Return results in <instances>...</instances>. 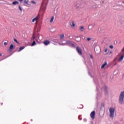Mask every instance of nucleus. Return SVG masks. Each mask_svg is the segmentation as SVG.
Masks as SVG:
<instances>
[{"instance_id": "obj_10", "label": "nucleus", "mask_w": 124, "mask_h": 124, "mask_svg": "<svg viewBox=\"0 0 124 124\" xmlns=\"http://www.w3.org/2000/svg\"><path fill=\"white\" fill-rule=\"evenodd\" d=\"M45 45H48V44H49L50 43V41L46 40V41H45L44 42Z\"/></svg>"}, {"instance_id": "obj_7", "label": "nucleus", "mask_w": 124, "mask_h": 124, "mask_svg": "<svg viewBox=\"0 0 124 124\" xmlns=\"http://www.w3.org/2000/svg\"><path fill=\"white\" fill-rule=\"evenodd\" d=\"M38 19H39L38 16H36L32 19V22L34 23V22H37L38 21Z\"/></svg>"}, {"instance_id": "obj_32", "label": "nucleus", "mask_w": 124, "mask_h": 124, "mask_svg": "<svg viewBox=\"0 0 124 124\" xmlns=\"http://www.w3.org/2000/svg\"><path fill=\"white\" fill-rule=\"evenodd\" d=\"M1 56H2V54L0 53V57H1Z\"/></svg>"}, {"instance_id": "obj_14", "label": "nucleus", "mask_w": 124, "mask_h": 124, "mask_svg": "<svg viewBox=\"0 0 124 124\" xmlns=\"http://www.w3.org/2000/svg\"><path fill=\"white\" fill-rule=\"evenodd\" d=\"M24 49H25V47H21L19 48V49L18 51V52H21V51H22V50H24Z\"/></svg>"}, {"instance_id": "obj_28", "label": "nucleus", "mask_w": 124, "mask_h": 124, "mask_svg": "<svg viewBox=\"0 0 124 124\" xmlns=\"http://www.w3.org/2000/svg\"><path fill=\"white\" fill-rule=\"evenodd\" d=\"M4 45L5 46H6V45H7V43L4 42Z\"/></svg>"}, {"instance_id": "obj_24", "label": "nucleus", "mask_w": 124, "mask_h": 124, "mask_svg": "<svg viewBox=\"0 0 124 124\" xmlns=\"http://www.w3.org/2000/svg\"><path fill=\"white\" fill-rule=\"evenodd\" d=\"M18 8L20 11H22V8L21 7V6H19Z\"/></svg>"}, {"instance_id": "obj_25", "label": "nucleus", "mask_w": 124, "mask_h": 124, "mask_svg": "<svg viewBox=\"0 0 124 124\" xmlns=\"http://www.w3.org/2000/svg\"><path fill=\"white\" fill-rule=\"evenodd\" d=\"M91 39H92L91 38H87V41H90Z\"/></svg>"}, {"instance_id": "obj_4", "label": "nucleus", "mask_w": 124, "mask_h": 124, "mask_svg": "<svg viewBox=\"0 0 124 124\" xmlns=\"http://www.w3.org/2000/svg\"><path fill=\"white\" fill-rule=\"evenodd\" d=\"M102 69H104L105 68H108V64L107 62H105L101 67Z\"/></svg>"}, {"instance_id": "obj_34", "label": "nucleus", "mask_w": 124, "mask_h": 124, "mask_svg": "<svg viewBox=\"0 0 124 124\" xmlns=\"http://www.w3.org/2000/svg\"><path fill=\"white\" fill-rule=\"evenodd\" d=\"M110 54H112V51H110Z\"/></svg>"}, {"instance_id": "obj_5", "label": "nucleus", "mask_w": 124, "mask_h": 124, "mask_svg": "<svg viewBox=\"0 0 124 124\" xmlns=\"http://www.w3.org/2000/svg\"><path fill=\"white\" fill-rule=\"evenodd\" d=\"M95 116V111H93L90 114V117L92 119H94V117Z\"/></svg>"}, {"instance_id": "obj_3", "label": "nucleus", "mask_w": 124, "mask_h": 124, "mask_svg": "<svg viewBox=\"0 0 124 124\" xmlns=\"http://www.w3.org/2000/svg\"><path fill=\"white\" fill-rule=\"evenodd\" d=\"M24 4L25 6H27L28 7H30V6L31 5V2H30L29 0H24Z\"/></svg>"}, {"instance_id": "obj_20", "label": "nucleus", "mask_w": 124, "mask_h": 124, "mask_svg": "<svg viewBox=\"0 0 124 124\" xmlns=\"http://www.w3.org/2000/svg\"><path fill=\"white\" fill-rule=\"evenodd\" d=\"M41 9H44V10H45V9H46V8H45V6L44 5H42L41 6Z\"/></svg>"}, {"instance_id": "obj_30", "label": "nucleus", "mask_w": 124, "mask_h": 124, "mask_svg": "<svg viewBox=\"0 0 124 124\" xmlns=\"http://www.w3.org/2000/svg\"><path fill=\"white\" fill-rule=\"evenodd\" d=\"M109 47H110V48L111 49H112V48H113V46H110Z\"/></svg>"}, {"instance_id": "obj_11", "label": "nucleus", "mask_w": 124, "mask_h": 124, "mask_svg": "<svg viewBox=\"0 0 124 124\" xmlns=\"http://www.w3.org/2000/svg\"><path fill=\"white\" fill-rule=\"evenodd\" d=\"M124 55L121 56V57L118 60V62H122V61L124 60Z\"/></svg>"}, {"instance_id": "obj_18", "label": "nucleus", "mask_w": 124, "mask_h": 124, "mask_svg": "<svg viewBox=\"0 0 124 124\" xmlns=\"http://www.w3.org/2000/svg\"><path fill=\"white\" fill-rule=\"evenodd\" d=\"M80 31H84V27H83V26L80 27Z\"/></svg>"}, {"instance_id": "obj_27", "label": "nucleus", "mask_w": 124, "mask_h": 124, "mask_svg": "<svg viewBox=\"0 0 124 124\" xmlns=\"http://www.w3.org/2000/svg\"><path fill=\"white\" fill-rule=\"evenodd\" d=\"M105 53H107V52H108V49H105Z\"/></svg>"}, {"instance_id": "obj_35", "label": "nucleus", "mask_w": 124, "mask_h": 124, "mask_svg": "<svg viewBox=\"0 0 124 124\" xmlns=\"http://www.w3.org/2000/svg\"><path fill=\"white\" fill-rule=\"evenodd\" d=\"M91 58H93V57L91 56Z\"/></svg>"}, {"instance_id": "obj_22", "label": "nucleus", "mask_w": 124, "mask_h": 124, "mask_svg": "<svg viewBox=\"0 0 124 124\" xmlns=\"http://www.w3.org/2000/svg\"><path fill=\"white\" fill-rule=\"evenodd\" d=\"M67 44H72V43L70 41H67Z\"/></svg>"}, {"instance_id": "obj_19", "label": "nucleus", "mask_w": 124, "mask_h": 124, "mask_svg": "<svg viewBox=\"0 0 124 124\" xmlns=\"http://www.w3.org/2000/svg\"><path fill=\"white\" fill-rule=\"evenodd\" d=\"M32 39H33V40H34V39H35L36 41H37V40L35 38V35H33L32 37Z\"/></svg>"}, {"instance_id": "obj_21", "label": "nucleus", "mask_w": 124, "mask_h": 124, "mask_svg": "<svg viewBox=\"0 0 124 124\" xmlns=\"http://www.w3.org/2000/svg\"><path fill=\"white\" fill-rule=\"evenodd\" d=\"M72 28H75V24L73 22H72Z\"/></svg>"}, {"instance_id": "obj_6", "label": "nucleus", "mask_w": 124, "mask_h": 124, "mask_svg": "<svg viewBox=\"0 0 124 124\" xmlns=\"http://www.w3.org/2000/svg\"><path fill=\"white\" fill-rule=\"evenodd\" d=\"M77 51H78V53L79 54V55H82V49L80 48L79 47H77Z\"/></svg>"}, {"instance_id": "obj_26", "label": "nucleus", "mask_w": 124, "mask_h": 124, "mask_svg": "<svg viewBox=\"0 0 124 124\" xmlns=\"http://www.w3.org/2000/svg\"><path fill=\"white\" fill-rule=\"evenodd\" d=\"M14 41H15V42H16V43H18V41H17V40H16V39H14Z\"/></svg>"}, {"instance_id": "obj_33", "label": "nucleus", "mask_w": 124, "mask_h": 124, "mask_svg": "<svg viewBox=\"0 0 124 124\" xmlns=\"http://www.w3.org/2000/svg\"><path fill=\"white\" fill-rule=\"evenodd\" d=\"M84 122H87V119H84Z\"/></svg>"}, {"instance_id": "obj_17", "label": "nucleus", "mask_w": 124, "mask_h": 124, "mask_svg": "<svg viewBox=\"0 0 124 124\" xmlns=\"http://www.w3.org/2000/svg\"><path fill=\"white\" fill-rule=\"evenodd\" d=\"M36 45V43H35V41L34 40L31 46H34V45Z\"/></svg>"}, {"instance_id": "obj_29", "label": "nucleus", "mask_w": 124, "mask_h": 124, "mask_svg": "<svg viewBox=\"0 0 124 124\" xmlns=\"http://www.w3.org/2000/svg\"><path fill=\"white\" fill-rule=\"evenodd\" d=\"M116 61H117V58L114 59L113 62H116Z\"/></svg>"}, {"instance_id": "obj_1", "label": "nucleus", "mask_w": 124, "mask_h": 124, "mask_svg": "<svg viewBox=\"0 0 124 124\" xmlns=\"http://www.w3.org/2000/svg\"><path fill=\"white\" fill-rule=\"evenodd\" d=\"M115 108H110L109 109V117L110 119H114V116H115Z\"/></svg>"}, {"instance_id": "obj_12", "label": "nucleus", "mask_w": 124, "mask_h": 124, "mask_svg": "<svg viewBox=\"0 0 124 124\" xmlns=\"http://www.w3.org/2000/svg\"><path fill=\"white\" fill-rule=\"evenodd\" d=\"M60 37L61 39H63V38H64V34H62L61 35H60Z\"/></svg>"}, {"instance_id": "obj_15", "label": "nucleus", "mask_w": 124, "mask_h": 124, "mask_svg": "<svg viewBox=\"0 0 124 124\" xmlns=\"http://www.w3.org/2000/svg\"><path fill=\"white\" fill-rule=\"evenodd\" d=\"M13 48H14V46L12 44L11 45V46H10V50H12V49H13Z\"/></svg>"}, {"instance_id": "obj_13", "label": "nucleus", "mask_w": 124, "mask_h": 124, "mask_svg": "<svg viewBox=\"0 0 124 124\" xmlns=\"http://www.w3.org/2000/svg\"><path fill=\"white\" fill-rule=\"evenodd\" d=\"M54 16H52L51 18H50V23H53V22H54Z\"/></svg>"}, {"instance_id": "obj_16", "label": "nucleus", "mask_w": 124, "mask_h": 124, "mask_svg": "<svg viewBox=\"0 0 124 124\" xmlns=\"http://www.w3.org/2000/svg\"><path fill=\"white\" fill-rule=\"evenodd\" d=\"M88 29H89V30H92V29H93V25H89V27H88Z\"/></svg>"}, {"instance_id": "obj_9", "label": "nucleus", "mask_w": 124, "mask_h": 124, "mask_svg": "<svg viewBox=\"0 0 124 124\" xmlns=\"http://www.w3.org/2000/svg\"><path fill=\"white\" fill-rule=\"evenodd\" d=\"M12 4L13 5H18V4H19V2L18 1H15L13 2Z\"/></svg>"}, {"instance_id": "obj_2", "label": "nucleus", "mask_w": 124, "mask_h": 124, "mask_svg": "<svg viewBox=\"0 0 124 124\" xmlns=\"http://www.w3.org/2000/svg\"><path fill=\"white\" fill-rule=\"evenodd\" d=\"M124 91L122 92L119 95V103L120 104H124Z\"/></svg>"}, {"instance_id": "obj_31", "label": "nucleus", "mask_w": 124, "mask_h": 124, "mask_svg": "<svg viewBox=\"0 0 124 124\" xmlns=\"http://www.w3.org/2000/svg\"><path fill=\"white\" fill-rule=\"evenodd\" d=\"M18 0L19 1H23V0Z\"/></svg>"}, {"instance_id": "obj_23", "label": "nucleus", "mask_w": 124, "mask_h": 124, "mask_svg": "<svg viewBox=\"0 0 124 124\" xmlns=\"http://www.w3.org/2000/svg\"><path fill=\"white\" fill-rule=\"evenodd\" d=\"M30 2L33 3V4H36V3L34 1H31Z\"/></svg>"}, {"instance_id": "obj_8", "label": "nucleus", "mask_w": 124, "mask_h": 124, "mask_svg": "<svg viewBox=\"0 0 124 124\" xmlns=\"http://www.w3.org/2000/svg\"><path fill=\"white\" fill-rule=\"evenodd\" d=\"M95 53H96V54H99V53H100V49L99 48V47L98 48L96 47H95Z\"/></svg>"}]
</instances>
